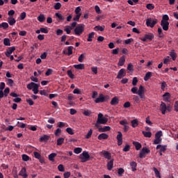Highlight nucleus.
I'll use <instances>...</instances> for the list:
<instances>
[{
    "mask_svg": "<svg viewBox=\"0 0 178 178\" xmlns=\"http://www.w3.org/2000/svg\"><path fill=\"white\" fill-rule=\"evenodd\" d=\"M108 123V119L104 117V115L101 113L98 114L97 120L95 124V127L99 129V124H106Z\"/></svg>",
    "mask_w": 178,
    "mask_h": 178,
    "instance_id": "nucleus-1",
    "label": "nucleus"
},
{
    "mask_svg": "<svg viewBox=\"0 0 178 178\" xmlns=\"http://www.w3.org/2000/svg\"><path fill=\"white\" fill-rule=\"evenodd\" d=\"M39 86H40V85H38L34 82H31L27 85L26 88H28V90H33V94H38V87Z\"/></svg>",
    "mask_w": 178,
    "mask_h": 178,
    "instance_id": "nucleus-2",
    "label": "nucleus"
},
{
    "mask_svg": "<svg viewBox=\"0 0 178 178\" xmlns=\"http://www.w3.org/2000/svg\"><path fill=\"white\" fill-rule=\"evenodd\" d=\"M86 26L84 24H79L75 27L74 31L75 33V35H81L84 32V28Z\"/></svg>",
    "mask_w": 178,
    "mask_h": 178,
    "instance_id": "nucleus-3",
    "label": "nucleus"
},
{
    "mask_svg": "<svg viewBox=\"0 0 178 178\" xmlns=\"http://www.w3.org/2000/svg\"><path fill=\"white\" fill-rule=\"evenodd\" d=\"M79 159H81V162L83 163L90 161V154H88V152H83L82 154L79 155Z\"/></svg>",
    "mask_w": 178,
    "mask_h": 178,
    "instance_id": "nucleus-4",
    "label": "nucleus"
},
{
    "mask_svg": "<svg viewBox=\"0 0 178 178\" xmlns=\"http://www.w3.org/2000/svg\"><path fill=\"white\" fill-rule=\"evenodd\" d=\"M157 23L158 20L156 19L152 20V18H147L146 19V25L147 27H151V29L154 28Z\"/></svg>",
    "mask_w": 178,
    "mask_h": 178,
    "instance_id": "nucleus-5",
    "label": "nucleus"
},
{
    "mask_svg": "<svg viewBox=\"0 0 178 178\" xmlns=\"http://www.w3.org/2000/svg\"><path fill=\"white\" fill-rule=\"evenodd\" d=\"M149 152H151V150H149L147 147L142 148L139 153V158L143 159V158H145L146 155L149 154Z\"/></svg>",
    "mask_w": 178,
    "mask_h": 178,
    "instance_id": "nucleus-6",
    "label": "nucleus"
},
{
    "mask_svg": "<svg viewBox=\"0 0 178 178\" xmlns=\"http://www.w3.org/2000/svg\"><path fill=\"white\" fill-rule=\"evenodd\" d=\"M105 99H109V96H104V94L101 93L99 97L95 100V104H99L101 102H105Z\"/></svg>",
    "mask_w": 178,
    "mask_h": 178,
    "instance_id": "nucleus-7",
    "label": "nucleus"
},
{
    "mask_svg": "<svg viewBox=\"0 0 178 178\" xmlns=\"http://www.w3.org/2000/svg\"><path fill=\"white\" fill-rule=\"evenodd\" d=\"M154 38L153 33H148L144 35V38H140L141 41L143 42H147V41H152V39Z\"/></svg>",
    "mask_w": 178,
    "mask_h": 178,
    "instance_id": "nucleus-8",
    "label": "nucleus"
},
{
    "mask_svg": "<svg viewBox=\"0 0 178 178\" xmlns=\"http://www.w3.org/2000/svg\"><path fill=\"white\" fill-rule=\"evenodd\" d=\"M125 76H126V70L124 68H122L118 72L117 79L120 80L121 79H123V77H124Z\"/></svg>",
    "mask_w": 178,
    "mask_h": 178,
    "instance_id": "nucleus-9",
    "label": "nucleus"
},
{
    "mask_svg": "<svg viewBox=\"0 0 178 178\" xmlns=\"http://www.w3.org/2000/svg\"><path fill=\"white\" fill-rule=\"evenodd\" d=\"M117 140H118V145L120 146L123 144V134L122 132L118 131V134L117 135Z\"/></svg>",
    "mask_w": 178,
    "mask_h": 178,
    "instance_id": "nucleus-10",
    "label": "nucleus"
},
{
    "mask_svg": "<svg viewBox=\"0 0 178 178\" xmlns=\"http://www.w3.org/2000/svg\"><path fill=\"white\" fill-rule=\"evenodd\" d=\"M167 109L168 107L166 106V104H165L163 102H161V104L160 105V111H161V113L163 115H165L166 113Z\"/></svg>",
    "mask_w": 178,
    "mask_h": 178,
    "instance_id": "nucleus-11",
    "label": "nucleus"
},
{
    "mask_svg": "<svg viewBox=\"0 0 178 178\" xmlns=\"http://www.w3.org/2000/svg\"><path fill=\"white\" fill-rule=\"evenodd\" d=\"M161 26L164 31H168V30H169V22L161 21Z\"/></svg>",
    "mask_w": 178,
    "mask_h": 178,
    "instance_id": "nucleus-12",
    "label": "nucleus"
},
{
    "mask_svg": "<svg viewBox=\"0 0 178 178\" xmlns=\"http://www.w3.org/2000/svg\"><path fill=\"white\" fill-rule=\"evenodd\" d=\"M102 154L106 159H108V161L112 159V154L109 153V152L104 150L102 152Z\"/></svg>",
    "mask_w": 178,
    "mask_h": 178,
    "instance_id": "nucleus-13",
    "label": "nucleus"
},
{
    "mask_svg": "<svg viewBox=\"0 0 178 178\" xmlns=\"http://www.w3.org/2000/svg\"><path fill=\"white\" fill-rule=\"evenodd\" d=\"M33 155H34L35 158H36L37 159H39L40 163H44V159H42V157L41 156V154H40V153L35 152L33 153Z\"/></svg>",
    "mask_w": 178,
    "mask_h": 178,
    "instance_id": "nucleus-14",
    "label": "nucleus"
},
{
    "mask_svg": "<svg viewBox=\"0 0 178 178\" xmlns=\"http://www.w3.org/2000/svg\"><path fill=\"white\" fill-rule=\"evenodd\" d=\"M16 48L15 47H9L8 50H7V51H6V56H7V58H9V56H10V54L14 52L15 51Z\"/></svg>",
    "mask_w": 178,
    "mask_h": 178,
    "instance_id": "nucleus-15",
    "label": "nucleus"
},
{
    "mask_svg": "<svg viewBox=\"0 0 178 178\" xmlns=\"http://www.w3.org/2000/svg\"><path fill=\"white\" fill-rule=\"evenodd\" d=\"M8 23L10 24V26H15L16 24V19L13 18V17H8L7 19Z\"/></svg>",
    "mask_w": 178,
    "mask_h": 178,
    "instance_id": "nucleus-16",
    "label": "nucleus"
},
{
    "mask_svg": "<svg viewBox=\"0 0 178 178\" xmlns=\"http://www.w3.org/2000/svg\"><path fill=\"white\" fill-rule=\"evenodd\" d=\"M98 140H108V138H109V135L106 134H100L98 137H97Z\"/></svg>",
    "mask_w": 178,
    "mask_h": 178,
    "instance_id": "nucleus-17",
    "label": "nucleus"
},
{
    "mask_svg": "<svg viewBox=\"0 0 178 178\" xmlns=\"http://www.w3.org/2000/svg\"><path fill=\"white\" fill-rule=\"evenodd\" d=\"M19 176H22L23 178H27L29 175H27V172L26 168H23L19 172Z\"/></svg>",
    "mask_w": 178,
    "mask_h": 178,
    "instance_id": "nucleus-18",
    "label": "nucleus"
},
{
    "mask_svg": "<svg viewBox=\"0 0 178 178\" xmlns=\"http://www.w3.org/2000/svg\"><path fill=\"white\" fill-rule=\"evenodd\" d=\"M160 148V152H166V148H168L167 145H158L156 147V149H159Z\"/></svg>",
    "mask_w": 178,
    "mask_h": 178,
    "instance_id": "nucleus-19",
    "label": "nucleus"
},
{
    "mask_svg": "<svg viewBox=\"0 0 178 178\" xmlns=\"http://www.w3.org/2000/svg\"><path fill=\"white\" fill-rule=\"evenodd\" d=\"M119 104V98L118 97H114L111 101V105L116 106Z\"/></svg>",
    "mask_w": 178,
    "mask_h": 178,
    "instance_id": "nucleus-20",
    "label": "nucleus"
},
{
    "mask_svg": "<svg viewBox=\"0 0 178 178\" xmlns=\"http://www.w3.org/2000/svg\"><path fill=\"white\" fill-rule=\"evenodd\" d=\"M98 129H99V133H104L105 131H109L111 130V127L105 126L104 127H99Z\"/></svg>",
    "mask_w": 178,
    "mask_h": 178,
    "instance_id": "nucleus-21",
    "label": "nucleus"
},
{
    "mask_svg": "<svg viewBox=\"0 0 178 178\" xmlns=\"http://www.w3.org/2000/svg\"><path fill=\"white\" fill-rule=\"evenodd\" d=\"M113 162H114V160L111 159L110 161L107 163L108 170H111L112 169H113Z\"/></svg>",
    "mask_w": 178,
    "mask_h": 178,
    "instance_id": "nucleus-22",
    "label": "nucleus"
},
{
    "mask_svg": "<svg viewBox=\"0 0 178 178\" xmlns=\"http://www.w3.org/2000/svg\"><path fill=\"white\" fill-rule=\"evenodd\" d=\"M150 77H152V72H147L144 76V81H148Z\"/></svg>",
    "mask_w": 178,
    "mask_h": 178,
    "instance_id": "nucleus-23",
    "label": "nucleus"
},
{
    "mask_svg": "<svg viewBox=\"0 0 178 178\" xmlns=\"http://www.w3.org/2000/svg\"><path fill=\"white\" fill-rule=\"evenodd\" d=\"M130 166L132 169V172H136V170H137V163L132 161L130 163Z\"/></svg>",
    "mask_w": 178,
    "mask_h": 178,
    "instance_id": "nucleus-24",
    "label": "nucleus"
},
{
    "mask_svg": "<svg viewBox=\"0 0 178 178\" xmlns=\"http://www.w3.org/2000/svg\"><path fill=\"white\" fill-rule=\"evenodd\" d=\"M142 134H143L144 137H147V138H151V137H152V133H151V131L147 132L145 131H143Z\"/></svg>",
    "mask_w": 178,
    "mask_h": 178,
    "instance_id": "nucleus-25",
    "label": "nucleus"
},
{
    "mask_svg": "<svg viewBox=\"0 0 178 178\" xmlns=\"http://www.w3.org/2000/svg\"><path fill=\"white\" fill-rule=\"evenodd\" d=\"M134 145L135 146L136 150L138 151L141 149V143L138 142L134 141L133 142Z\"/></svg>",
    "mask_w": 178,
    "mask_h": 178,
    "instance_id": "nucleus-26",
    "label": "nucleus"
},
{
    "mask_svg": "<svg viewBox=\"0 0 178 178\" xmlns=\"http://www.w3.org/2000/svg\"><path fill=\"white\" fill-rule=\"evenodd\" d=\"M74 69H77V70H84V64H78V65H74Z\"/></svg>",
    "mask_w": 178,
    "mask_h": 178,
    "instance_id": "nucleus-27",
    "label": "nucleus"
},
{
    "mask_svg": "<svg viewBox=\"0 0 178 178\" xmlns=\"http://www.w3.org/2000/svg\"><path fill=\"white\" fill-rule=\"evenodd\" d=\"M131 124L132 127H134V129H136V127H137V126H138V120L134 119V120H131Z\"/></svg>",
    "mask_w": 178,
    "mask_h": 178,
    "instance_id": "nucleus-28",
    "label": "nucleus"
},
{
    "mask_svg": "<svg viewBox=\"0 0 178 178\" xmlns=\"http://www.w3.org/2000/svg\"><path fill=\"white\" fill-rule=\"evenodd\" d=\"M55 16L58 19L60 22H63V20H65V17H63V15H62V14L59 13H56L55 14Z\"/></svg>",
    "mask_w": 178,
    "mask_h": 178,
    "instance_id": "nucleus-29",
    "label": "nucleus"
},
{
    "mask_svg": "<svg viewBox=\"0 0 178 178\" xmlns=\"http://www.w3.org/2000/svg\"><path fill=\"white\" fill-rule=\"evenodd\" d=\"M124 62H126V58H124V56H122L120 58L118 66H123V65H124Z\"/></svg>",
    "mask_w": 178,
    "mask_h": 178,
    "instance_id": "nucleus-30",
    "label": "nucleus"
},
{
    "mask_svg": "<svg viewBox=\"0 0 178 178\" xmlns=\"http://www.w3.org/2000/svg\"><path fill=\"white\" fill-rule=\"evenodd\" d=\"M56 153H51L49 155V160L51 161V162H55V157L56 156Z\"/></svg>",
    "mask_w": 178,
    "mask_h": 178,
    "instance_id": "nucleus-31",
    "label": "nucleus"
},
{
    "mask_svg": "<svg viewBox=\"0 0 178 178\" xmlns=\"http://www.w3.org/2000/svg\"><path fill=\"white\" fill-rule=\"evenodd\" d=\"M94 35H95V33L94 32H91L90 33H89L87 41L88 42H91V41H92V38H94Z\"/></svg>",
    "mask_w": 178,
    "mask_h": 178,
    "instance_id": "nucleus-32",
    "label": "nucleus"
},
{
    "mask_svg": "<svg viewBox=\"0 0 178 178\" xmlns=\"http://www.w3.org/2000/svg\"><path fill=\"white\" fill-rule=\"evenodd\" d=\"M163 101H169L170 99V93L165 92L164 93V95H163Z\"/></svg>",
    "mask_w": 178,
    "mask_h": 178,
    "instance_id": "nucleus-33",
    "label": "nucleus"
},
{
    "mask_svg": "<svg viewBox=\"0 0 178 178\" xmlns=\"http://www.w3.org/2000/svg\"><path fill=\"white\" fill-rule=\"evenodd\" d=\"M94 30L95 31H104V30H105V26H95Z\"/></svg>",
    "mask_w": 178,
    "mask_h": 178,
    "instance_id": "nucleus-34",
    "label": "nucleus"
},
{
    "mask_svg": "<svg viewBox=\"0 0 178 178\" xmlns=\"http://www.w3.org/2000/svg\"><path fill=\"white\" fill-rule=\"evenodd\" d=\"M158 34L159 38H163L165 37V35L163 34V32H162V28L159 27L158 29Z\"/></svg>",
    "mask_w": 178,
    "mask_h": 178,
    "instance_id": "nucleus-35",
    "label": "nucleus"
},
{
    "mask_svg": "<svg viewBox=\"0 0 178 178\" xmlns=\"http://www.w3.org/2000/svg\"><path fill=\"white\" fill-rule=\"evenodd\" d=\"M3 44L6 47H10V40H9V38H4L3 39Z\"/></svg>",
    "mask_w": 178,
    "mask_h": 178,
    "instance_id": "nucleus-36",
    "label": "nucleus"
},
{
    "mask_svg": "<svg viewBox=\"0 0 178 178\" xmlns=\"http://www.w3.org/2000/svg\"><path fill=\"white\" fill-rule=\"evenodd\" d=\"M170 56L172 57V60H176V58H177V54L175 52V50H173L170 54Z\"/></svg>",
    "mask_w": 178,
    "mask_h": 178,
    "instance_id": "nucleus-37",
    "label": "nucleus"
},
{
    "mask_svg": "<svg viewBox=\"0 0 178 178\" xmlns=\"http://www.w3.org/2000/svg\"><path fill=\"white\" fill-rule=\"evenodd\" d=\"M8 27H9L8 22H2L0 24V29L3 28V29L6 30V29H8Z\"/></svg>",
    "mask_w": 178,
    "mask_h": 178,
    "instance_id": "nucleus-38",
    "label": "nucleus"
},
{
    "mask_svg": "<svg viewBox=\"0 0 178 178\" xmlns=\"http://www.w3.org/2000/svg\"><path fill=\"white\" fill-rule=\"evenodd\" d=\"M145 90V88H144V86L140 85L138 90V94H144Z\"/></svg>",
    "mask_w": 178,
    "mask_h": 178,
    "instance_id": "nucleus-39",
    "label": "nucleus"
},
{
    "mask_svg": "<svg viewBox=\"0 0 178 178\" xmlns=\"http://www.w3.org/2000/svg\"><path fill=\"white\" fill-rule=\"evenodd\" d=\"M127 70H129V72H131V73L134 72V66L133 65V64L131 63L128 64Z\"/></svg>",
    "mask_w": 178,
    "mask_h": 178,
    "instance_id": "nucleus-40",
    "label": "nucleus"
},
{
    "mask_svg": "<svg viewBox=\"0 0 178 178\" xmlns=\"http://www.w3.org/2000/svg\"><path fill=\"white\" fill-rule=\"evenodd\" d=\"M131 42H134V39L129 38L124 40L125 45H130Z\"/></svg>",
    "mask_w": 178,
    "mask_h": 178,
    "instance_id": "nucleus-41",
    "label": "nucleus"
},
{
    "mask_svg": "<svg viewBox=\"0 0 178 178\" xmlns=\"http://www.w3.org/2000/svg\"><path fill=\"white\" fill-rule=\"evenodd\" d=\"M65 142V138H59L58 140H57V145H62L63 144V143Z\"/></svg>",
    "mask_w": 178,
    "mask_h": 178,
    "instance_id": "nucleus-42",
    "label": "nucleus"
},
{
    "mask_svg": "<svg viewBox=\"0 0 178 178\" xmlns=\"http://www.w3.org/2000/svg\"><path fill=\"white\" fill-rule=\"evenodd\" d=\"M54 9L56 10H59V9H60L62 8V3H56L54 6Z\"/></svg>",
    "mask_w": 178,
    "mask_h": 178,
    "instance_id": "nucleus-43",
    "label": "nucleus"
},
{
    "mask_svg": "<svg viewBox=\"0 0 178 178\" xmlns=\"http://www.w3.org/2000/svg\"><path fill=\"white\" fill-rule=\"evenodd\" d=\"M83 151V149L81 147H76L74 149V154H81V152Z\"/></svg>",
    "mask_w": 178,
    "mask_h": 178,
    "instance_id": "nucleus-44",
    "label": "nucleus"
},
{
    "mask_svg": "<svg viewBox=\"0 0 178 178\" xmlns=\"http://www.w3.org/2000/svg\"><path fill=\"white\" fill-rule=\"evenodd\" d=\"M153 170L156 175V177L161 178V173L159 172V170H158V169H156V168H154Z\"/></svg>",
    "mask_w": 178,
    "mask_h": 178,
    "instance_id": "nucleus-45",
    "label": "nucleus"
},
{
    "mask_svg": "<svg viewBox=\"0 0 178 178\" xmlns=\"http://www.w3.org/2000/svg\"><path fill=\"white\" fill-rule=\"evenodd\" d=\"M38 20L40 23H42V22H44V20H45V17L44 16V15H40L38 17Z\"/></svg>",
    "mask_w": 178,
    "mask_h": 178,
    "instance_id": "nucleus-46",
    "label": "nucleus"
},
{
    "mask_svg": "<svg viewBox=\"0 0 178 178\" xmlns=\"http://www.w3.org/2000/svg\"><path fill=\"white\" fill-rule=\"evenodd\" d=\"M67 76L70 77V79H74V74H73V72H72V70H68L67 72Z\"/></svg>",
    "mask_w": 178,
    "mask_h": 178,
    "instance_id": "nucleus-47",
    "label": "nucleus"
},
{
    "mask_svg": "<svg viewBox=\"0 0 178 178\" xmlns=\"http://www.w3.org/2000/svg\"><path fill=\"white\" fill-rule=\"evenodd\" d=\"M91 136H92V129H90V131L86 135L85 138L86 139L91 138Z\"/></svg>",
    "mask_w": 178,
    "mask_h": 178,
    "instance_id": "nucleus-48",
    "label": "nucleus"
},
{
    "mask_svg": "<svg viewBox=\"0 0 178 178\" xmlns=\"http://www.w3.org/2000/svg\"><path fill=\"white\" fill-rule=\"evenodd\" d=\"M146 8L149 10H152L153 9H154L155 6L152 3H148L147 4Z\"/></svg>",
    "mask_w": 178,
    "mask_h": 178,
    "instance_id": "nucleus-49",
    "label": "nucleus"
},
{
    "mask_svg": "<svg viewBox=\"0 0 178 178\" xmlns=\"http://www.w3.org/2000/svg\"><path fill=\"white\" fill-rule=\"evenodd\" d=\"M67 51H68L67 55L68 56H70V55L73 54V46L68 47Z\"/></svg>",
    "mask_w": 178,
    "mask_h": 178,
    "instance_id": "nucleus-50",
    "label": "nucleus"
},
{
    "mask_svg": "<svg viewBox=\"0 0 178 178\" xmlns=\"http://www.w3.org/2000/svg\"><path fill=\"white\" fill-rule=\"evenodd\" d=\"M161 90L162 91H165V88H166V87H168V84L165 82V81H162L161 83Z\"/></svg>",
    "mask_w": 178,
    "mask_h": 178,
    "instance_id": "nucleus-51",
    "label": "nucleus"
},
{
    "mask_svg": "<svg viewBox=\"0 0 178 178\" xmlns=\"http://www.w3.org/2000/svg\"><path fill=\"white\" fill-rule=\"evenodd\" d=\"M163 136L162 131H159L155 134V138H161V137Z\"/></svg>",
    "mask_w": 178,
    "mask_h": 178,
    "instance_id": "nucleus-52",
    "label": "nucleus"
},
{
    "mask_svg": "<svg viewBox=\"0 0 178 178\" xmlns=\"http://www.w3.org/2000/svg\"><path fill=\"white\" fill-rule=\"evenodd\" d=\"M124 173V169H123V168L118 169V175L120 177H122V176H123Z\"/></svg>",
    "mask_w": 178,
    "mask_h": 178,
    "instance_id": "nucleus-53",
    "label": "nucleus"
},
{
    "mask_svg": "<svg viewBox=\"0 0 178 178\" xmlns=\"http://www.w3.org/2000/svg\"><path fill=\"white\" fill-rule=\"evenodd\" d=\"M66 131H67V133H68V134H70L71 136H73V134H74L73 129L70 127L67 128Z\"/></svg>",
    "mask_w": 178,
    "mask_h": 178,
    "instance_id": "nucleus-54",
    "label": "nucleus"
},
{
    "mask_svg": "<svg viewBox=\"0 0 178 178\" xmlns=\"http://www.w3.org/2000/svg\"><path fill=\"white\" fill-rule=\"evenodd\" d=\"M81 17V14H76V15L73 17L74 22H79V20H80Z\"/></svg>",
    "mask_w": 178,
    "mask_h": 178,
    "instance_id": "nucleus-55",
    "label": "nucleus"
},
{
    "mask_svg": "<svg viewBox=\"0 0 178 178\" xmlns=\"http://www.w3.org/2000/svg\"><path fill=\"white\" fill-rule=\"evenodd\" d=\"M156 139L154 141V144L157 145V144H161L162 143V138H155Z\"/></svg>",
    "mask_w": 178,
    "mask_h": 178,
    "instance_id": "nucleus-56",
    "label": "nucleus"
},
{
    "mask_svg": "<svg viewBox=\"0 0 178 178\" xmlns=\"http://www.w3.org/2000/svg\"><path fill=\"white\" fill-rule=\"evenodd\" d=\"M54 73V70L52 69H48L47 72H45V76H51Z\"/></svg>",
    "mask_w": 178,
    "mask_h": 178,
    "instance_id": "nucleus-57",
    "label": "nucleus"
},
{
    "mask_svg": "<svg viewBox=\"0 0 178 178\" xmlns=\"http://www.w3.org/2000/svg\"><path fill=\"white\" fill-rule=\"evenodd\" d=\"M168 20H169V15H163L161 22H168Z\"/></svg>",
    "mask_w": 178,
    "mask_h": 178,
    "instance_id": "nucleus-58",
    "label": "nucleus"
},
{
    "mask_svg": "<svg viewBox=\"0 0 178 178\" xmlns=\"http://www.w3.org/2000/svg\"><path fill=\"white\" fill-rule=\"evenodd\" d=\"M29 159H30V157L27 154L22 155V161L27 162V161H29Z\"/></svg>",
    "mask_w": 178,
    "mask_h": 178,
    "instance_id": "nucleus-59",
    "label": "nucleus"
},
{
    "mask_svg": "<svg viewBox=\"0 0 178 178\" xmlns=\"http://www.w3.org/2000/svg\"><path fill=\"white\" fill-rule=\"evenodd\" d=\"M131 91L133 92V94H138V88L134 87L131 88Z\"/></svg>",
    "mask_w": 178,
    "mask_h": 178,
    "instance_id": "nucleus-60",
    "label": "nucleus"
},
{
    "mask_svg": "<svg viewBox=\"0 0 178 178\" xmlns=\"http://www.w3.org/2000/svg\"><path fill=\"white\" fill-rule=\"evenodd\" d=\"M58 169L59 172H65V167L62 164L58 165Z\"/></svg>",
    "mask_w": 178,
    "mask_h": 178,
    "instance_id": "nucleus-61",
    "label": "nucleus"
},
{
    "mask_svg": "<svg viewBox=\"0 0 178 178\" xmlns=\"http://www.w3.org/2000/svg\"><path fill=\"white\" fill-rule=\"evenodd\" d=\"M20 20H24L26 19V12H23L19 15Z\"/></svg>",
    "mask_w": 178,
    "mask_h": 178,
    "instance_id": "nucleus-62",
    "label": "nucleus"
},
{
    "mask_svg": "<svg viewBox=\"0 0 178 178\" xmlns=\"http://www.w3.org/2000/svg\"><path fill=\"white\" fill-rule=\"evenodd\" d=\"M84 58H85L84 54H81L78 58L79 62H81V63L83 62L84 60Z\"/></svg>",
    "mask_w": 178,
    "mask_h": 178,
    "instance_id": "nucleus-63",
    "label": "nucleus"
},
{
    "mask_svg": "<svg viewBox=\"0 0 178 178\" xmlns=\"http://www.w3.org/2000/svg\"><path fill=\"white\" fill-rule=\"evenodd\" d=\"M70 172H65L64 174H63V176H64V178H69L70 177Z\"/></svg>",
    "mask_w": 178,
    "mask_h": 178,
    "instance_id": "nucleus-64",
    "label": "nucleus"
}]
</instances>
